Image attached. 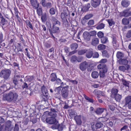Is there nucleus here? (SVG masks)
<instances>
[{"instance_id": "c9c22d12", "label": "nucleus", "mask_w": 131, "mask_h": 131, "mask_svg": "<svg viewBox=\"0 0 131 131\" xmlns=\"http://www.w3.org/2000/svg\"><path fill=\"white\" fill-rule=\"evenodd\" d=\"M63 25L64 27H68L70 26V24H69L67 19H66L63 20Z\"/></svg>"}, {"instance_id": "72a5a7b5", "label": "nucleus", "mask_w": 131, "mask_h": 131, "mask_svg": "<svg viewBox=\"0 0 131 131\" xmlns=\"http://www.w3.org/2000/svg\"><path fill=\"white\" fill-rule=\"evenodd\" d=\"M34 76H27L25 77L26 82H31L34 80Z\"/></svg>"}, {"instance_id": "774afa93", "label": "nucleus", "mask_w": 131, "mask_h": 131, "mask_svg": "<svg viewBox=\"0 0 131 131\" xmlns=\"http://www.w3.org/2000/svg\"><path fill=\"white\" fill-rule=\"evenodd\" d=\"M126 37L127 38H130L131 37V30L128 31L126 34Z\"/></svg>"}, {"instance_id": "4d7b16f0", "label": "nucleus", "mask_w": 131, "mask_h": 131, "mask_svg": "<svg viewBox=\"0 0 131 131\" xmlns=\"http://www.w3.org/2000/svg\"><path fill=\"white\" fill-rule=\"evenodd\" d=\"M107 72H105L104 71H100V78H103L105 76V73Z\"/></svg>"}, {"instance_id": "bf43d9fd", "label": "nucleus", "mask_w": 131, "mask_h": 131, "mask_svg": "<svg viewBox=\"0 0 131 131\" xmlns=\"http://www.w3.org/2000/svg\"><path fill=\"white\" fill-rule=\"evenodd\" d=\"M14 10L15 11V15L17 17V18L18 19L20 17L18 16V13H19V12L18 10V9L16 7H14Z\"/></svg>"}, {"instance_id": "f704fd0d", "label": "nucleus", "mask_w": 131, "mask_h": 131, "mask_svg": "<svg viewBox=\"0 0 131 131\" xmlns=\"http://www.w3.org/2000/svg\"><path fill=\"white\" fill-rule=\"evenodd\" d=\"M47 16L46 13H45L41 15V19L42 22H45L47 19Z\"/></svg>"}, {"instance_id": "20e7f679", "label": "nucleus", "mask_w": 131, "mask_h": 131, "mask_svg": "<svg viewBox=\"0 0 131 131\" xmlns=\"http://www.w3.org/2000/svg\"><path fill=\"white\" fill-rule=\"evenodd\" d=\"M69 86L67 85L65 87L62 88L61 90V96L64 99H66L68 96L69 92L68 90Z\"/></svg>"}, {"instance_id": "de8ad7c7", "label": "nucleus", "mask_w": 131, "mask_h": 131, "mask_svg": "<svg viewBox=\"0 0 131 131\" xmlns=\"http://www.w3.org/2000/svg\"><path fill=\"white\" fill-rule=\"evenodd\" d=\"M106 48V46L103 44H100L97 47V49L99 50H102L105 49Z\"/></svg>"}, {"instance_id": "3c124183", "label": "nucleus", "mask_w": 131, "mask_h": 131, "mask_svg": "<svg viewBox=\"0 0 131 131\" xmlns=\"http://www.w3.org/2000/svg\"><path fill=\"white\" fill-rule=\"evenodd\" d=\"M83 96L85 99L89 102L92 103H93L94 101L93 99L89 98L85 94H84Z\"/></svg>"}, {"instance_id": "39448f33", "label": "nucleus", "mask_w": 131, "mask_h": 131, "mask_svg": "<svg viewBox=\"0 0 131 131\" xmlns=\"http://www.w3.org/2000/svg\"><path fill=\"white\" fill-rule=\"evenodd\" d=\"M56 117L51 116L47 118L46 119V122L50 124L56 125L58 121L55 118Z\"/></svg>"}, {"instance_id": "bb28decb", "label": "nucleus", "mask_w": 131, "mask_h": 131, "mask_svg": "<svg viewBox=\"0 0 131 131\" xmlns=\"http://www.w3.org/2000/svg\"><path fill=\"white\" fill-rule=\"evenodd\" d=\"M130 68V66L129 65H127L125 66H119V69L120 70L124 72L126 70H128Z\"/></svg>"}, {"instance_id": "58836bf2", "label": "nucleus", "mask_w": 131, "mask_h": 131, "mask_svg": "<svg viewBox=\"0 0 131 131\" xmlns=\"http://www.w3.org/2000/svg\"><path fill=\"white\" fill-rule=\"evenodd\" d=\"M122 23L125 25H127L129 24V22L128 18H124L122 20Z\"/></svg>"}, {"instance_id": "7ed1b4c3", "label": "nucleus", "mask_w": 131, "mask_h": 131, "mask_svg": "<svg viewBox=\"0 0 131 131\" xmlns=\"http://www.w3.org/2000/svg\"><path fill=\"white\" fill-rule=\"evenodd\" d=\"M11 71L9 69L2 70L0 72V77L5 80L8 79L11 74Z\"/></svg>"}, {"instance_id": "f3484780", "label": "nucleus", "mask_w": 131, "mask_h": 131, "mask_svg": "<svg viewBox=\"0 0 131 131\" xmlns=\"http://www.w3.org/2000/svg\"><path fill=\"white\" fill-rule=\"evenodd\" d=\"M60 26H53L51 29L49 28L50 32L52 31L53 33H58L60 31L59 29Z\"/></svg>"}, {"instance_id": "ea45409f", "label": "nucleus", "mask_w": 131, "mask_h": 131, "mask_svg": "<svg viewBox=\"0 0 131 131\" xmlns=\"http://www.w3.org/2000/svg\"><path fill=\"white\" fill-rule=\"evenodd\" d=\"M114 97L115 99L116 100V101L119 102H120L122 98L121 95H120L118 94H117L115 96H114Z\"/></svg>"}, {"instance_id": "49530a36", "label": "nucleus", "mask_w": 131, "mask_h": 131, "mask_svg": "<svg viewBox=\"0 0 131 131\" xmlns=\"http://www.w3.org/2000/svg\"><path fill=\"white\" fill-rule=\"evenodd\" d=\"M56 11V9L53 7H52L50 9L49 13L51 15H54L55 14Z\"/></svg>"}, {"instance_id": "c85d7f7f", "label": "nucleus", "mask_w": 131, "mask_h": 131, "mask_svg": "<svg viewBox=\"0 0 131 131\" xmlns=\"http://www.w3.org/2000/svg\"><path fill=\"white\" fill-rule=\"evenodd\" d=\"M99 42V39L97 38H94L92 39L91 43L92 45L95 46L98 45Z\"/></svg>"}, {"instance_id": "e433bc0d", "label": "nucleus", "mask_w": 131, "mask_h": 131, "mask_svg": "<svg viewBox=\"0 0 131 131\" xmlns=\"http://www.w3.org/2000/svg\"><path fill=\"white\" fill-rule=\"evenodd\" d=\"M121 81L123 84L125 86L128 87L129 86V84L130 83L129 81H127L125 79H121Z\"/></svg>"}, {"instance_id": "b1692460", "label": "nucleus", "mask_w": 131, "mask_h": 131, "mask_svg": "<svg viewBox=\"0 0 131 131\" xmlns=\"http://www.w3.org/2000/svg\"><path fill=\"white\" fill-rule=\"evenodd\" d=\"M83 36L84 39L87 41H89L90 39V33L88 32H84L83 33Z\"/></svg>"}, {"instance_id": "cd10ccee", "label": "nucleus", "mask_w": 131, "mask_h": 131, "mask_svg": "<svg viewBox=\"0 0 131 131\" xmlns=\"http://www.w3.org/2000/svg\"><path fill=\"white\" fill-rule=\"evenodd\" d=\"M125 104L128 107L131 105V96H128L125 98Z\"/></svg>"}, {"instance_id": "a211bd4d", "label": "nucleus", "mask_w": 131, "mask_h": 131, "mask_svg": "<svg viewBox=\"0 0 131 131\" xmlns=\"http://www.w3.org/2000/svg\"><path fill=\"white\" fill-rule=\"evenodd\" d=\"M112 43L114 48L116 49L119 47V43L118 42L116 38L114 36H113L112 37Z\"/></svg>"}, {"instance_id": "2eb2a0df", "label": "nucleus", "mask_w": 131, "mask_h": 131, "mask_svg": "<svg viewBox=\"0 0 131 131\" xmlns=\"http://www.w3.org/2000/svg\"><path fill=\"white\" fill-rule=\"evenodd\" d=\"M103 125L101 122H99L97 123L95 125H93L91 126V128L93 131H95L96 130L100 128L103 127Z\"/></svg>"}, {"instance_id": "e2e57ef3", "label": "nucleus", "mask_w": 131, "mask_h": 131, "mask_svg": "<svg viewBox=\"0 0 131 131\" xmlns=\"http://www.w3.org/2000/svg\"><path fill=\"white\" fill-rule=\"evenodd\" d=\"M104 34L101 31L97 33V35L98 37L100 38H101L104 37Z\"/></svg>"}, {"instance_id": "052dcab7", "label": "nucleus", "mask_w": 131, "mask_h": 131, "mask_svg": "<svg viewBox=\"0 0 131 131\" xmlns=\"http://www.w3.org/2000/svg\"><path fill=\"white\" fill-rule=\"evenodd\" d=\"M106 20L110 26H111L112 25H114L115 24L114 22L112 19H108Z\"/></svg>"}, {"instance_id": "c03bdc74", "label": "nucleus", "mask_w": 131, "mask_h": 131, "mask_svg": "<svg viewBox=\"0 0 131 131\" xmlns=\"http://www.w3.org/2000/svg\"><path fill=\"white\" fill-rule=\"evenodd\" d=\"M87 51V49H82L79 50L78 52V54L79 55H82L86 53Z\"/></svg>"}, {"instance_id": "338daca9", "label": "nucleus", "mask_w": 131, "mask_h": 131, "mask_svg": "<svg viewBox=\"0 0 131 131\" xmlns=\"http://www.w3.org/2000/svg\"><path fill=\"white\" fill-rule=\"evenodd\" d=\"M96 34V31L95 30L92 31L90 32V36H95Z\"/></svg>"}, {"instance_id": "a878e982", "label": "nucleus", "mask_w": 131, "mask_h": 131, "mask_svg": "<svg viewBox=\"0 0 131 131\" xmlns=\"http://www.w3.org/2000/svg\"><path fill=\"white\" fill-rule=\"evenodd\" d=\"M51 111L49 113V115L51 116L56 117L57 116V114L56 112L58 111L57 109H51Z\"/></svg>"}, {"instance_id": "aec40b11", "label": "nucleus", "mask_w": 131, "mask_h": 131, "mask_svg": "<svg viewBox=\"0 0 131 131\" xmlns=\"http://www.w3.org/2000/svg\"><path fill=\"white\" fill-rule=\"evenodd\" d=\"M130 1L128 0H123L122 1L121 4L123 7L127 8L130 5Z\"/></svg>"}, {"instance_id": "6e6552de", "label": "nucleus", "mask_w": 131, "mask_h": 131, "mask_svg": "<svg viewBox=\"0 0 131 131\" xmlns=\"http://www.w3.org/2000/svg\"><path fill=\"white\" fill-rule=\"evenodd\" d=\"M6 18L8 19V18L6 17V16H4L1 13H0V23L2 25L4 26L7 23L8 21Z\"/></svg>"}, {"instance_id": "473e14b6", "label": "nucleus", "mask_w": 131, "mask_h": 131, "mask_svg": "<svg viewBox=\"0 0 131 131\" xmlns=\"http://www.w3.org/2000/svg\"><path fill=\"white\" fill-rule=\"evenodd\" d=\"M99 75V73L96 71L93 72L91 74L92 77L94 79H96L97 78Z\"/></svg>"}, {"instance_id": "13d9d810", "label": "nucleus", "mask_w": 131, "mask_h": 131, "mask_svg": "<svg viewBox=\"0 0 131 131\" xmlns=\"http://www.w3.org/2000/svg\"><path fill=\"white\" fill-rule=\"evenodd\" d=\"M13 83L15 85V87L16 88L17 87H19V85H18V81H17L16 80H15V79L13 78Z\"/></svg>"}, {"instance_id": "0eeeda50", "label": "nucleus", "mask_w": 131, "mask_h": 131, "mask_svg": "<svg viewBox=\"0 0 131 131\" xmlns=\"http://www.w3.org/2000/svg\"><path fill=\"white\" fill-rule=\"evenodd\" d=\"M12 122L9 120L8 121L5 123V126L2 125L3 130L2 131H10L12 127H11Z\"/></svg>"}, {"instance_id": "c756f323", "label": "nucleus", "mask_w": 131, "mask_h": 131, "mask_svg": "<svg viewBox=\"0 0 131 131\" xmlns=\"http://www.w3.org/2000/svg\"><path fill=\"white\" fill-rule=\"evenodd\" d=\"M93 15L92 14H90L86 15L84 17V18H83L82 20V24L83 22L85 21V19L88 20L90 19L93 16Z\"/></svg>"}, {"instance_id": "6e6d98bb", "label": "nucleus", "mask_w": 131, "mask_h": 131, "mask_svg": "<svg viewBox=\"0 0 131 131\" xmlns=\"http://www.w3.org/2000/svg\"><path fill=\"white\" fill-rule=\"evenodd\" d=\"M101 41L102 43L105 44L108 41V38L106 37H103L101 38Z\"/></svg>"}, {"instance_id": "f03ea898", "label": "nucleus", "mask_w": 131, "mask_h": 131, "mask_svg": "<svg viewBox=\"0 0 131 131\" xmlns=\"http://www.w3.org/2000/svg\"><path fill=\"white\" fill-rule=\"evenodd\" d=\"M41 91L43 94L41 95V102L42 104H47L48 103V100L49 94L46 88L44 85L41 87Z\"/></svg>"}, {"instance_id": "5701e85b", "label": "nucleus", "mask_w": 131, "mask_h": 131, "mask_svg": "<svg viewBox=\"0 0 131 131\" xmlns=\"http://www.w3.org/2000/svg\"><path fill=\"white\" fill-rule=\"evenodd\" d=\"M57 76L55 73H52L50 75L49 80L52 82H54L56 80Z\"/></svg>"}, {"instance_id": "f257e3e1", "label": "nucleus", "mask_w": 131, "mask_h": 131, "mask_svg": "<svg viewBox=\"0 0 131 131\" xmlns=\"http://www.w3.org/2000/svg\"><path fill=\"white\" fill-rule=\"evenodd\" d=\"M18 92L17 91L10 92L4 94L3 96V99L7 101L10 102L13 101H16L18 99Z\"/></svg>"}, {"instance_id": "ddd939ff", "label": "nucleus", "mask_w": 131, "mask_h": 131, "mask_svg": "<svg viewBox=\"0 0 131 131\" xmlns=\"http://www.w3.org/2000/svg\"><path fill=\"white\" fill-rule=\"evenodd\" d=\"M97 68L100 69V71H104L107 72V68L106 65L105 63H101L99 64L97 66Z\"/></svg>"}, {"instance_id": "2f4dec72", "label": "nucleus", "mask_w": 131, "mask_h": 131, "mask_svg": "<svg viewBox=\"0 0 131 131\" xmlns=\"http://www.w3.org/2000/svg\"><path fill=\"white\" fill-rule=\"evenodd\" d=\"M118 92V90L117 89L114 88H112L111 90V96L112 97H114V96L118 94L117 93Z\"/></svg>"}, {"instance_id": "9b49d317", "label": "nucleus", "mask_w": 131, "mask_h": 131, "mask_svg": "<svg viewBox=\"0 0 131 131\" xmlns=\"http://www.w3.org/2000/svg\"><path fill=\"white\" fill-rule=\"evenodd\" d=\"M101 2V0H91L90 3L92 6L95 8L100 5Z\"/></svg>"}, {"instance_id": "393cba45", "label": "nucleus", "mask_w": 131, "mask_h": 131, "mask_svg": "<svg viewBox=\"0 0 131 131\" xmlns=\"http://www.w3.org/2000/svg\"><path fill=\"white\" fill-rule=\"evenodd\" d=\"M106 110L104 108L98 107L96 108L95 112L97 115H101Z\"/></svg>"}, {"instance_id": "4468645a", "label": "nucleus", "mask_w": 131, "mask_h": 131, "mask_svg": "<svg viewBox=\"0 0 131 131\" xmlns=\"http://www.w3.org/2000/svg\"><path fill=\"white\" fill-rule=\"evenodd\" d=\"M88 63L86 61H85L80 64L79 68L82 71H84L86 69L88 66Z\"/></svg>"}, {"instance_id": "9d476101", "label": "nucleus", "mask_w": 131, "mask_h": 131, "mask_svg": "<svg viewBox=\"0 0 131 131\" xmlns=\"http://www.w3.org/2000/svg\"><path fill=\"white\" fill-rule=\"evenodd\" d=\"M121 16L126 17L131 16V11L129 9H127L124 10L121 13Z\"/></svg>"}, {"instance_id": "412c9836", "label": "nucleus", "mask_w": 131, "mask_h": 131, "mask_svg": "<svg viewBox=\"0 0 131 131\" xmlns=\"http://www.w3.org/2000/svg\"><path fill=\"white\" fill-rule=\"evenodd\" d=\"M91 5L90 3H88L83 6L81 9V11L83 12H86L88 11L90 8Z\"/></svg>"}, {"instance_id": "a18cd8bd", "label": "nucleus", "mask_w": 131, "mask_h": 131, "mask_svg": "<svg viewBox=\"0 0 131 131\" xmlns=\"http://www.w3.org/2000/svg\"><path fill=\"white\" fill-rule=\"evenodd\" d=\"M2 89V90L3 91L5 92L7 90H9L10 89V87L9 88H8L7 87V86L4 84H3L0 87Z\"/></svg>"}, {"instance_id": "79ce46f5", "label": "nucleus", "mask_w": 131, "mask_h": 131, "mask_svg": "<svg viewBox=\"0 0 131 131\" xmlns=\"http://www.w3.org/2000/svg\"><path fill=\"white\" fill-rule=\"evenodd\" d=\"M102 56L103 57L107 58H108L109 57V54L107 51L106 50H103L102 51Z\"/></svg>"}, {"instance_id": "a19ab883", "label": "nucleus", "mask_w": 131, "mask_h": 131, "mask_svg": "<svg viewBox=\"0 0 131 131\" xmlns=\"http://www.w3.org/2000/svg\"><path fill=\"white\" fill-rule=\"evenodd\" d=\"M70 47L72 50H74L77 48L78 45L76 43H73L70 45Z\"/></svg>"}, {"instance_id": "603ef678", "label": "nucleus", "mask_w": 131, "mask_h": 131, "mask_svg": "<svg viewBox=\"0 0 131 131\" xmlns=\"http://www.w3.org/2000/svg\"><path fill=\"white\" fill-rule=\"evenodd\" d=\"M52 6L51 3L50 2H48L43 7H46L47 8H50Z\"/></svg>"}, {"instance_id": "4be33fe9", "label": "nucleus", "mask_w": 131, "mask_h": 131, "mask_svg": "<svg viewBox=\"0 0 131 131\" xmlns=\"http://www.w3.org/2000/svg\"><path fill=\"white\" fill-rule=\"evenodd\" d=\"M37 116V115L35 114L30 117V122H32L33 124L36 123L37 122L38 120L39 119V118H38Z\"/></svg>"}, {"instance_id": "5fc2aeb1", "label": "nucleus", "mask_w": 131, "mask_h": 131, "mask_svg": "<svg viewBox=\"0 0 131 131\" xmlns=\"http://www.w3.org/2000/svg\"><path fill=\"white\" fill-rule=\"evenodd\" d=\"M37 12L38 15L39 16L41 15L42 13V8L40 7L38 8H37Z\"/></svg>"}, {"instance_id": "6ab92c4d", "label": "nucleus", "mask_w": 131, "mask_h": 131, "mask_svg": "<svg viewBox=\"0 0 131 131\" xmlns=\"http://www.w3.org/2000/svg\"><path fill=\"white\" fill-rule=\"evenodd\" d=\"M31 4L35 9L37 8L39 5V4L37 2V0H30Z\"/></svg>"}, {"instance_id": "69168bd1", "label": "nucleus", "mask_w": 131, "mask_h": 131, "mask_svg": "<svg viewBox=\"0 0 131 131\" xmlns=\"http://www.w3.org/2000/svg\"><path fill=\"white\" fill-rule=\"evenodd\" d=\"M94 21L93 20H90L88 22V24L89 26H92L94 25Z\"/></svg>"}, {"instance_id": "1a4fd4ad", "label": "nucleus", "mask_w": 131, "mask_h": 131, "mask_svg": "<svg viewBox=\"0 0 131 131\" xmlns=\"http://www.w3.org/2000/svg\"><path fill=\"white\" fill-rule=\"evenodd\" d=\"M51 17L50 20L52 23L53 26H60V21L56 19L55 17L52 16Z\"/></svg>"}, {"instance_id": "7c9ffc66", "label": "nucleus", "mask_w": 131, "mask_h": 131, "mask_svg": "<svg viewBox=\"0 0 131 131\" xmlns=\"http://www.w3.org/2000/svg\"><path fill=\"white\" fill-rule=\"evenodd\" d=\"M119 63L121 64H123L125 65H127L128 63V61L126 59H119L118 60Z\"/></svg>"}, {"instance_id": "dca6fc26", "label": "nucleus", "mask_w": 131, "mask_h": 131, "mask_svg": "<svg viewBox=\"0 0 131 131\" xmlns=\"http://www.w3.org/2000/svg\"><path fill=\"white\" fill-rule=\"evenodd\" d=\"M74 119L78 125H80L82 124V122L81 119V115H77L75 116Z\"/></svg>"}, {"instance_id": "0e129e2a", "label": "nucleus", "mask_w": 131, "mask_h": 131, "mask_svg": "<svg viewBox=\"0 0 131 131\" xmlns=\"http://www.w3.org/2000/svg\"><path fill=\"white\" fill-rule=\"evenodd\" d=\"M61 90V87L60 86H59L58 87L54 89V93H56L59 92Z\"/></svg>"}, {"instance_id": "8fccbe9b", "label": "nucleus", "mask_w": 131, "mask_h": 131, "mask_svg": "<svg viewBox=\"0 0 131 131\" xmlns=\"http://www.w3.org/2000/svg\"><path fill=\"white\" fill-rule=\"evenodd\" d=\"M69 115L71 117H72L73 115H75V111L73 109H72L70 110L69 111Z\"/></svg>"}, {"instance_id": "f8f14e48", "label": "nucleus", "mask_w": 131, "mask_h": 131, "mask_svg": "<svg viewBox=\"0 0 131 131\" xmlns=\"http://www.w3.org/2000/svg\"><path fill=\"white\" fill-rule=\"evenodd\" d=\"M85 56L88 58H90L92 57L94 54V51L93 49L91 48L88 49H87Z\"/></svg>"}, {"instance_id": "680f3d73", "label": "nucleus", "mask_w": 131, "mask_h": 131, "mask_svg": "<svg viewBox=\"0 0 131 131\" xmlns=\"http://www.w3.org/2000/svg\"><path fill=\"white\" fill-rule=\"evenodd\" d=\"M26 23L27 25L32 29H33V28L32 27L31 24L28 20H27L26 21Z\"/></svg>"}, {"instance_id": "423d86ee", "label": "nucleus", "mask_w": 131, "mask_h": 131, "mask_svg": "<svg viewBox=\"0 0 131 131\" xmlns=\"http://www.w3.org/2000/svg\"><path fill=\"white\" fill-rule=\"evenodd\" d=\"M65 126L63 124H59L57 123L56 125H52L51 126V128L53 129H58V131H62Z\"/></svg>"}, {"instance_id": "37998d69", "label": "nucleus", "mask_w": 131, "mask_h": 131, "mask_svg": "<svg viewBox=\"0 0 131 131\" xmlns=\"http://www.w3.org/2000/svg\"><path fill=\"white\" fill-rule=\"evenodd\" d=\"M105 26V24L103 23L98 24L96 27V28L98 29H101L104 28Z\"/></svg>"}, {"instance_id": "4c0bfd02", "label": "nucleus", "mask_w": 131, "mask_h": 131, "mask_svg": "<svg viewBox=\"0 0 131 131\" xmlns=\"http://www.w3.org/2000/svg\"><path fill=\"white\" fill-rule=\"evenodd\" d=\"M124 54L123 53L120 52H118L116 54V56L117 58L119 59H122V58L124 57Z\"/></svg>"}, {"instance_id": "09e8293b", "label": "nucleus", "mask_w": 131, "mask_h": 131, "mask_svg": "<svg viewBox=\"0 0 131 131\" xmlns=\"http://www.w3.org/2000/svg\"><path fill=\"white\" fill-rule=\"evenodd\" d=\"M22 78V76L17 75L16 76H15L14 78L15 79V80H17L18 81H20L21 82H22L23 80L21 79Z\"/></svg>"}, {"instance_id": "864d4df0", "label": "nucleus", "mask_w": 131, "mask_h": 131, "mask_svg": "<svg viewBox=\"0 0 131 131\" xmlns=\"http://www.w3.org/2000/svg\"><path fill=\"white\" fill-rule=\"evenodd\" d=\"M77 60V57L74 55L72 56L70 58V61L72 63L75 62Z\"/></svg>"}]
</instances>
